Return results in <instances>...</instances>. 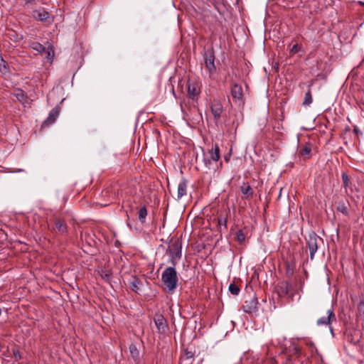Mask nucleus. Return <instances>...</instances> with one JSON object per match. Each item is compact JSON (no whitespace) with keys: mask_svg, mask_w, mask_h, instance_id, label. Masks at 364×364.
Returning a JSON list of instances; mask_svg holds the SVG:
<instances>
[{"mask_svg":"<svg viewBox=\"0 0 364 364\" xmlns=\"http://www.w3.org/2000/svg\"><path fill=\"white\" fill-rule=\"evenodd\" d=\"M176 266L166 267L161 274V281L165 285L166 291L172 294L178 287V279Z\"/></svg>","mask_w":364,"mask_h":364,"instance_id":"obj_1","label":"nucleus"},{"mask_svg":"<svg viewBox=\"0 0 364 364\" xmlns=\"http://www.w3.org/2000/svg\"><path fill=\"white\" fill-rule=\"evenodd\" d=\"M168 252L171 257V264L176 266L182 256V244L179 238L172 237L171 239Z\"/></svg>","mask_w":364,"mask_h":364,"instance_id":"obj_2","label":"nucleus"},{"mask_svg":"<svg viewBox=\"0 0 364 364\" xmlns=\"http://www.w3.org/2000/svg\"><path fill=\"white\" fill-rule=\"evenodd\" d=\"M204 63L210 75H213L216 71L215 65V53L213 48L205 49L203 51Z\"/></svg>","mask_w":364,"mask_h":364,"instance_id":"obj_3","label":"nucleus"},{"mask_svg":"<svg viewBox=\"0 0 364 364\" xmlns=\"http://www.w3.org/2000/svg\"><path fill=\"white\" fill-rule=\"evenodd\" d=\"M322 242L323 239L318 236L315 232H311L309 235L306 243L309 250L310 259L311 260L314 258V255L317 252L319 243Z\"/></svg>","mask_w":364,"mask_h":364,"instance_id":"obj_4","label":"nucleus"},{"mask_svg":"<svg viewBox=\"0 0 364 364\" xmlns=\"http://www.w3.org/2000/svg\"><path fill=\"white\" fill-rule=\"evenodd\" d=\"M231 97L235 103L240 105L244 104L243 89L241 85L235 83L230 87Z\"/></svg>","mask_w":364,"mask_h":364,"instance_id":"obj_5","label":"nucleus"},{"mask_svg":"<svg viewBox=\"0 0 364 364\" xmlns=\"http://www.w3.org/2000/svg\"><path fill=\"white\" fill-rule=\"evenodd\" d=\"M242 309L245 313L253 314L258 310V300L255 295L247 299L242 305Z\"/></svg>","mask_w":364,"mask_h":364,"instance_id":"obj_6","label":"nucleus"},{"mask_svg":"<svg viewBox=\"0 0 364 364\" xmlns=\"http://www.w3.org/2000/svg\"><path fill=\"white\" fill-rule=\"evenodd\" d=\"M336 321V315L332 309H328L327 311V316H322L318 318L316 321L318 326L326 325L328 326L331 333L333 334V328L331 326L333 322Z\"/></svg>","mask_w":364,"mask_h":364,"instance_id":"obj_7","label":"nucleus"},{"mask_svg":"<svg viewBox=\"0 0 364 364\" xmlns=\"http://www.w3.org/2000/svg\"><path fill=\"white\" fill-rule=\"evenodd\" d=\"M154 321L159 333H165L167 331L168 323L164 316L161 314L156 315L154 319Z\"/></svg>","mask_w":364,"mask_h":364,"instance_id":"obj_8","label":"nucleus"},{"mask_svg":"<svg viewBox=\"0 0 364 364\" xmlns=\"http://www.w3.org/2000/svg\"><path fill=\"white\" fill-rule=\"evenodd\" d=\"M33 16L36 20L42 22L50 23L52 21V18L50 14L48 11H46L44 9L34 10L33 12Z\"/></svg>","mask_w":364,"mask_h":364,"instance_id":"obj_9","label":"nucleus"},{"mask_svg":"<svg viewBox=\"0 0 364 364\" xmlns=\"http://www.w3.org/2000/svg\"><path fill=\"white\" fill-rule=\"evenodd\" d=\"M210 111L214 119L217 122L220 118L223 111L222 103L219 100H213L210 104Z\"/></svg>","mask_w":364,"mask_h":364,"instance_id":"obj_10","label":"nucleus"},{"mask_svg":"<svg viewBox=\"0 0 364 364\" xmlns=\"http://www.w3.org/2000/svg\"><path fill=\"white\" fill-rule=\"evenodd\" d=\"M200 92V88L198 84L196 82H188V95L189 98L196 100Z\"/></svg>","mask_w":364,"mask_h":364,"instance_id":"obj_11","label":"nucleus"},{"mask_svg":"<svg viewBox=\"0 0 364 364\" xmlns=\"http://www.w3.org/2000/svg\"><path fill=\"white\" fill-rule=\"evenodd\" d=\"M54 225L53 231L56 233H59L60 235H63L68 231V226L64 220L55 218H54Z\"/></svg>","mask_w":364,"mask_h":364,"instance_id":"obj_12","label":"nucleus"},{"mask_svg":"<svg viewBox=\"0 0 364 364\" xmlns=\"http://www.w3.org/2000/svg\"><path fill=\"white\" fill-rule=\"evenodd\" d=\"M60 113V109L58 107H54L49 112L48 117L44 120L42 124V127H48L55 122Z\"/></svg>","mask_w":364,"mask_h":364,"instance_id":"obj_13","label":"nucleus"},{"mask_svg":"<svg viewBox=\"0 0 364 364\" xmlns=\"http://www.w3.org/2000/svg\"><path fill=\"white\" fill-rule=\"evenodd\" d=\"M188 181L187 179L183 178L178 185L177 188V199L181 200L183 196L187 194L188 189Z\"/></svg>","mask_w":364,"mask_h":364,"instance_id":"obj_14","label":"nucleus"},{"mask_svg":"<svg viewBox=\"0 0 364 364\" xmlns=\"http://www.w3.org/2000/svg\"><path fill=\"white\" fill-rule=\"evenodd\" d=\"M129 285L133 291L139 294L143 287V283L138 277H133L132 280L129 281Z\"/></svg>","mask_w":364,"mask_h":364,"instance_id":"obj_15","label":"nucleus"},{"mask_svg":"<svg viewBox=\"0 0 364 364\" xmlns=\"http://www.w3.org/2000/svg\"><path fill=\"white\" fill-rule=\"evenodd\" d=\"M13 95L22 105H25L27 102V95L21 89L18 88L15 90Z\"/></svg>","mask_w":364,"mask_h":364,"instance_id":"obj_16","label":"nucleus"},{"mask_svg":"<svg viewBox=\"0 0 364 364\" xmlns=\"http://www.w3.org/2000/svg\"><path fill=\"white\" fill-rule=\"evenodd\" d=\"M311 152V145L309 143H306L300 146L299 154L306 159L310 158Z\"/></svg>","mask_w":364,"mask_h":364,"instance_id":"obj_17","label":"nucleus"},{"mask_svg":"<svg viewBox=\"0 0 364 364\" xmlns=\"http://www.w3.org/2000/svg\"><path fill=\"white\" fill-rule=\"evenodd\" d=\"M241 192L247 199L252 198L254 194L252 188L248 183H244L243 186H241Z\"/></svg>","mask_w":364,"mask_h":364,"instance_id":"obj_18","label":"nucleus"},{"mask_svg":"<svg viewBox=\"0 0 364 364\" xmlns=\"http://www.w3.org/2000/svg\"><path fill=\"white\" fill-rule=\"evenodd\" d=\"M210 157V159L214 161H217L220 159V149L219 146L215 144L214 147L209 151Z\"/></svg>","mask_w":364,"mask_h":364,"instance_id":"obj_19","label":"nucleus"},{"mask_svg":"<svg viewBox=\"0 0 364 364\" xmlns=\"http://www.w3.org/2000/svg\"><path fill=\"white\" fill-rule=\"evenodd\" d=\"M147 210L145 205L140 208L138 212V219L141 223H144L147 216Z\"/></svg>","mask_w":364,"mask_h":364,"instance_id":"obj_20","label":"nucleus"},{"mask_svg":"<svg viewBox=\"0 0 364 364\" xmlns=\"http://www.w3.org/2000/svg\"><path fill=\"white\" fill-rule=\"evenodd\" d=\"M227 223H228L227 216H223L222 215H220L218 217V224L220 227V232L223 231L222 228H223V230H227V228H228Z\"/></svg>","mask_w":364,"mask_h":364,"instance_id":"obj_21","label":"nucleus"},{"mask_svg":"<svg viewBox=\"0 0 364 364\" xmlns=\"http://www.w3.org/2000/svg\"><path fill=\"white\" fill-rule=\"evenodd\" d=\"M313 102L312 95L311 89L309 88L307 92L305 93L304 101H303V106H309Z\"/></svg>","mask_w":364,"mask_h":364,"instance_id":"obj_22","label":"nucleus"},{"mask_svg":"<svg viewBox=\"0 0 364 364\" xmlns=\"http://www.w3.org/2000/svg\"><path fill=\"white\" fill-rule=\"evenodd\" d=\"M31 48L38 53H43L46 50V48L38 42H33L30 45Z\"/></svg>","mask_w":364,"mask_h":364,"instance_id":"obj_23","label":"nucleus"},{"mask_svg":"<svg viewBox=\"0 0 364 364\" xmlns=\"http://www.w3.org/2000/svg\"><path fill=\"white\" fill-rule=\"evenodd\" d=\"M100 276L105 281L109 282L112 277V272L108 269H102Z\"/></svg>","mask_w":364,"mask_h":364,"instance_id":"obj_24","label":"nucleus"},{"mask_svg":"<svg viewBox=\"0 0 364 364\" xmlns=\"http://www.w3.org/2000/svg\"><path fill=\"white\" fill-rule=\"evenodd\" d=\"M337 210L342 213L345 215H348V207L344 202L338 203L337 205Z\"/></svg>","mask_w":364,"mask_h":364,"instance_id":"obj_25","label":"nucleus"},{"mask_svg":"<svg viewBox=\"0 0 364 364\" xmlns=\"http://www.w3.org/2000/svg\"><path fill=\"white\" fill-rule=\"evenodd\" d=\"M229 291L234 296L239 294L240 289L238 286L235 283H231L228 287Z\"/></svg>","mask_w":364,"mask_h":364,"instance_id":"obj_26","label":"nucleus"},{"mask_svg":"<svg viewBox=\"0 0 364 364\" xmlns=\"http://www.w3.org/2000/svg\"><path fill=\"white\" fill-rule=\"evenodd\" d=\"M235 236H236L235 237H236L237 241L240 244H242L245 242V235L244 234L242 230H237L235 233Z\"/></svg>","mask_w":364,"mask_h":364,"instance_id":"obj_27","label":"nucleus"},{"mask_svg":"<svg viewBox=\"0 0 364 364\" xmlns=\"http://www.w3.org/2000/svg\"><path fill=\"white\" fill-rule=\"evenodd\" d=\"M129 351L132 355V356L134 358H137L139 355V351L138 350L136 346L134 344H131L129 346Z\"/></svg>","mask_w":364,"mask_h":364,"instance_id":"obj_28","label":"nucleus"},{"mask_svg":"<svg viewBox=\"0 0 364 364\" xmlns=\"http://www.w3.org/2000/svg\"><path fill=\"white\" fill-rule=\"evenodd\" d=\"M46 58L52 61L53 59V57H54V52L53 50V48L52 46H49L46 50Z\"/></svg>","mask_w":364,"mask_h":364,"instance_id":"obj_29","label":"nucleus"},{"mask_svg":"<svg viewBox=\"0 0 364 364\" xmlns=\"http://www.w3.org/2000/svg\"><path fill=\"white\" fill-rule=\"evenodd\" d=\"M279 290L281 291V294H282L283 295H287L289 293V284L288 283L282 284L279 287Z\"/></svg>","mask_w":364,"mask_h":364,"instance_id":"obj_30","label":"nucleus"},{"mask_svg":"<svg viewBox=\"0 0 364 364\" xmlns=\"http://www.w3.org/2000/svg\"><path fill=\"white\" fill-rule=\"evenodd\" d=\"M342 181L343 186L346 188L350 183V178L347 173H342Z\"/></svg>","mask_w":364,"mask_h":364,"instance_id":"obj_31","label":"nucleus"},{"mask_svg":"<svg viewBox=\"0 0 364 364\" xmlns=\"http://www.w3.org/2000/svg\"><path fill=\"white\" fill-rule=\"evenodd\" d=\"M194 356V353L188 350H185L183 355L181 357L182 359L188 360L193 358Z\"/></svg>","mask_w":364,"mask_h":364,"instance_id":"obj_32","label":"nucleus"},{"mask_svg":"<svg viewBox=\"0 0 364 364\" xmlns=\"http://www.w3.org/2000/svg\"><path fill=\"white\" fill-rule=\"evenodd\" d=\"M301 354V350L298 346H294L292 349V353L291 355H294L296 358H299Z\"/></svg>","mask_w":364,"mask_h":364,"instance_id":"obj_33","label":"nucleus"},{"mask_svg":"<svg viewBox=\"0 0 364 364\" xmlns=\"http://www.w3.org/2000/svg\"><path fill=\"white\" fill-rule=\"evenodd\" d=\"M6 71L5 60L0 56V72L4 73Z\"/></svg>","mask_w":364,"mask_h":364,"instance_id":"obj_34","label":"nucleus"},{"mask_svg":"<svg viewBox=\"0 0 364 364\" xmlns=\"http://www.w3.org/2000/svg\"><path fill=\"white\" fill-rule=\"evenodd\" d=\"M358 310L359 311L364 315V300L360 301V302L358 304Z\"/></svg>","mask_w":364,"mask_h":364,"instance_id":"obj_35","label":"nucleus"},{"mask_svg":"<svg viewBox=\"0 0 364 364\" xmlns=\"http://www.w3.org/2000/svg\"><path fill=\"white\" fill-rule=\"evenodd\" d=\"M299 52V46L298 44H295L292 46L290 53L292 54H295Z\"/></svg>","mask_w":364,"mask_h":364,"instance_id":"obj_36","label":"nucleus"},{"mask_svg":"<svg viewBox=\"0 0 364 364\" xmlns=\"http://www.w3.org/2000/svg\"><path fill=\"white\" fill-rule=\"evenodd\" d=\"M14 357L17 359H21V354L19 353V351H14Z\"/></svg>","mask_w":364,"mask_h":364,"instance_id":"obj_37","label":"nucleus"},{"mask_svg":"<svg viewBox=\"0 0 364 364\" xmlns=\"http://www.w3.org/2000/svg\"><path fill=\"white\" fill-rule=\"evenodd\" d=\"M24 1H25L26 4H32L35 1V0H24Z\"/></svg>","mask_w":364,"mask_h":364,"instance_id":"obj_38","label":"nucleus"},{"mask_svg":"<svg viewBox=\"0 0 364 364\" xmlns=\"http://www.w3.org/2000/svg\"><path fill=\"white\" fill-rule=\"evenodd\" d=\"M358 5H360V6H364V1H358Z\"/></svg>","mask_w":364,"mask_h":364,"instance_id":"obj_39","label":"nucleus"}]
</instances>
